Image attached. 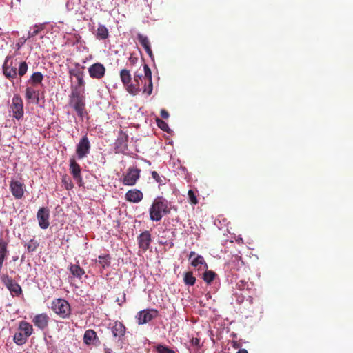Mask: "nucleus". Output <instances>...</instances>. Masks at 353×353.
Instances as JSON below:
<instances>
[{
  "instance_id": "obj_1",
  "label": "nucleus",
  "mask_w": 353,
  "mask_h": 353,
  "mask_svg": "<svg viewBox=\"0 0 353 353\" xmlns=\"http://www.w3.org/2000/svg\"><path fill=\"white\" fill-rule=\"evenodd\" d=\"M84 90H78V87H72L71 93L69 96V105L76 112L78 117L83 118L85 110Z\"/></svg>"
},
{
  "instance_id": "obj_2",
  "label": "nucleus",
  "mask_w": 353,
  "mask_h": 353,
  "mask_svg": "<svg viewBox=\"0 0 353 353\" xmlns=\"http://www.w3.org/2000/svg\"><path fill=\"white\" fill-rule=\"evenodd\" d=\"M170 213V208L168 201L162 197H157L149 210L150 218L152 221H159L162 217Z\"/></svg>"
},
{
  "instance_id": "obj_3",
  "label": "nucleus",
  "mask_w": 353,
  "mask_h": 353,
  "mask_svg": "<svg viewBox=\"0 0 353 353\" xmlns=\"http://www.w3.org/2000/svg\"><path fill=\"white\" fill-rule=\"evenodd\" d=\"M52 310L61 318L65 319L70 314V306L63 299H57L52 303Z\"/></svg>"
},
{
  "instance_id": "obj_4",
  "label": "nucleus",
  "mask_w": 353,
  "mask_h": 353,
  "mask_svg": "<svg viewBox=\"0 0 353 353\" xmlns=\"http://www.w3.org/2000/svg\"><path fill=\"white\" fill-rule=\"evenodd\" d=\"M1 281L5 286L9 290L11 294L14 296H19L22 294L21 287L8 274H3L1 276Z\"/></svg>"
},
{
  "instance_id": "obj_5",
  "label": "nucleus",
  "mask_w": 353,
  "mask_h": 353,
  "mask_svg": "<svg viewBox=\"0 0 353 353\" xmlns=\"http://www.w3.org/2000/svg\"><path fill=\"white\" fill-rule=\"evenodd\" d=\"M141 170L137 168L130 167L127 170L126 174L122 179V183L125 185H134L140 178Z\"/></svg>"
},
{
  "instance_id": "obj_6",
  "label": "nucleus",
  "mask_w": 353,
  "mask_h": 353,
  "mask_svg": "<svg viewBox=\"0 0 353 353\" xmlns=\"http://www.w3.org/2000/svg\"><path fill=\"white\" fill-rule=\"evenodd\" d=\"M145 83V74L143 75L139 71L134 72L133 81L132 84L129 85V94L137 95L141 90V85Z\"/></svg>"
},
{
  "instance_id": "obj_7",
  "label": "nucleus",
  "mask_w": 353,
  "mask_h": 353,
  "mask_svg": "<svg viewBox=\"0 0 353 353\" xmlns=\"http://www.w3.org/2000/svg\"><path fill=\"white\" fill-rule=\"evenodd\" d=\"M91 145L87 135L83 136L77 145L76 154L79 159H83L89 153Z\"/></svg>"
},
{
  "instance_id": "obj_8",
  "label": "nucleus",
  "mask_w": 353,
  "mask_h": 353,
  "mask_svg": "<svg viewBox=\"0 0 353 353\" xmlns=\"http://www.w3.org/2000/svg\"><path fill=\"white\" fill-rule=\"evenodd\" d=\"M158 311L155 309H146L137 313L136 318L139 325H143L151 321L158 316Z\"/></svg>"
},
{
  "instance_id": "obj_9",
  "label": "nucleus",
  "mask_w": 353,
  "mask_h": 353,
  "mask_svg": "<svg viewBox=\"0 0 353 353\" xmlns=\"http://www.w3.org/2000/svg\"><path fill=\"white\" fill-rule=\"evenodd\" d=\"M10 59L11 56H7L3 65V73L9 80H12L17 77L16 65L14 66L13 61H9Z\"/></svg>"
},
{
  "instance_id": "obj_10",
  "label": "nucleus",
  "mask_w": 353,
  "mask_h": 353,
  "mask_svg": "<svg viewBox=\"0 0 353 353\" xmlns=\"http://www.w3.org/2000/svg\"><path fill=\"white\" fill-rule=\"evenodd\" d=\"M13 117L19 120L23 116V104L22 99L19 95H14L11 105Z\"/></svg>"
},
{
  "instance_id": "obj_11",
  "label": "nucleus",
  "mask_w": 353,
  "mask_h": 353,
  "mask_svg": "<svg viewBox=\"0 0 353 353\" xmlns=\"http://www.w3.org/2000/svg\"><path fill=\"white\" fill-rule=\"evenodd\" d=\"M84 67L81 66L77 63L75 68L70 70L69 74L70 77H75L77 80V85L75 87H78V90L84 87L85 81L83 80L84 77Z\"/></svg>"
},
{
  "instance_id": "obj_12",
  "label": "nucleus",
  "mask_w": 353,
  "mask_h": 353,
  "mask_svg": "<svg viewBox=\"0 0 353 353\" xmlns=\"http://www.w3.org/2000/svg\"><path fill=\"white\" fill-rule=\"evenodd\" d=\"M143 72H145V83L142 88L143 93L150 95L152 93L153 85L152 79V72L147 64L143 65Z\"/></svg>"
},
{
  "instance_id": "obj_13",
  "label": "nucleus",
  "mask_w": 353,
  "mask_h": 353,
  "mask_svg": "<svg viewBox=\"0 0 353 353\" xmlns=\"http://www.w3.org/2000/svg\"><path fill=\"white\" fill-rule=\"evenodd\" d=\"M38 223L41 229H46L50 225V210L47 208H41L37 214Z\"/></svg>"
},
{
  "instance_id": "obj_14",
  "label": "nucleus",
  "mask_w": 353,
  "mask_h": 353,
  "mask_svg": "<svg viewBox=\"0 0 353 353\" xmlns=\"http://www.w3.org/2000/svg\"><path fill=\"white\" fill-rule=\"evenodd\" d=\"M106 69L101 63H95L88 68L90 77L97 79H102L105 74Z\"/></svg>"
},
{
  "instance_id": "obj_15",
  "label": "nucleus",
  "mask_w": 353,
  "mask_h": 353,
  "mask_svg": "<svg viewBox=\"0 0 353 353\" xmlns=\"http://www.w3.org/2000/svg\"><path fill=\"white\" fill-rule=\"evenodd\" d=\"M10 189L13 196L17 199H21L24 194V185L19 181H11Z\"/></svg>"
},
{
  "instance_id": "obj_16",
  "label": "nucleus",
  "mask_w": 353,
  "mask_h": 353,
  "mask_svg": "<svg viewBox=\"0 0 353 353\" xmlns=\"http://www.w3.org/2000/svg\"><path fill=\"white\" fill-rule=\"evenodd\" d=\"M138 244L139 248L145 252L150 247L152 242L151 234L149 231L145 230L138 236Z\"/></svg>"
},
{
  "instance_id": "obj_17",
  "label": "nucleus",
  "mask_w": 353,
  "mask_h": 353,
  "mask_svg": "<svg viewBox=\"0 0 353 353\" xmlns=\"http://www.w3.org/2000/svg\"><path fill=\"white\" fill-rule=\"evenodd\" d=\"M83 342L87 345H98L100 343L97 332L91 329L86 330L83 335Z\"/></svg>"
},
{
  "instance_id": "obj_18",
  "label": "nucleus",
  "mask_w": 353,
  "mask_h": 353,
  "mask_svg": "<svg viewBox=\"0 0 353 353\" xmlns=\"http://www.w3.org/2000/svg\"><path fill=\"white\" fill-rule=\"evenodd\" d=\"M111 332L114 338L121 340L125 334L126 327L121 322L117 321L111 327Z\"/></svg>"
},
{
  "instance_id": "obj_19",
  "label": "nucleus",
  "mask_w": 353,
  "mask_h": 353,
  "mask_svg": "<svg viewBox=\"0 0 353 353\" xmlns=\"http://www.w3.org/2000/svg\"><path fill=\"white\" fill-rule=\"evenodd\" d=\"M49 319V316L46 314L42 313L36 315L34 317L32 322L38 328L44 330L48 327Z\"/></svg>"
},
{
  "instance_id": "obj_20",
  "label": "nucleus",
  "mask_w": 353,
  "mask_h": 353,
  "mask_svg": "<svg viewBox=\"0 0 353 353\" xmlns=\"http://www.w3.org/2000/svg\"><path fill=\"white\" fill-rule=\"evenodd\" d=\"M125 197L128 201L137 203L143 199V195L141 191L137 189H132L125 193Z\"/></svg>"
},
{
  "instance_id": "obj_21",
  "label": "nucleus",
  "mask_w": 353,
  "mask_h": 353,
  "mask_svg": "<svg viewBox=\"0 0 353 353\" xmlns=\"http://www.w3.org/2000/svg\"><path fill=\"white\" fill-rule=\"evenodd\" d=\"M70 170L73 178L77 182L82 181V177L81 176V169L80 165L76 162L74 159H70Z\"/></svg>"
},
{
  "instance_id": "obj_22",
  "label": "nucleus",
  "mask_w": 353,
  "mask_h": 353,
  "mask_svg": "<svg viewBox=\"0 0 353 353\" xmlns=\"http://www.w3.org/2000/svg\"><path fill=\"white\" fill-rule=\"evenodd\" d=\"M120 79L123 86L125 87L127 92L129 93V85L132 84V76L129 70L123 68L121 70Z\"/></svg>"
},
{
  "instance_id": "obj_23",
  "label": "nucleus",
  "mask_w": 353,
  "mask_h": 353,
  "mask_svg": "<svg viewBox=\"0 0 353 353\" xmlns=\"http://www.w3.org/2000/svg\"><path fill=\"white\" fill-rule=\"evenodd\" d=\"M19 330L27 337L32 335L33 332L32 326L27 321H22L20 322L19 325Z\"/></svg>"
},
{
  "instance_id": "obj_24",
  "label": "nucleus",
  "mask_w": 353,
  "mask_h": 353,
  "mask_svg": "<svg viewBox=\"0 0 353 353\" xmlns=\"http://www.w3.org/2000/svg\"><path fill=\"white\" fill-rule=\"evenodd\" d=\"M69 270L74 276L79 279H81L82 276L85 274L84 270L78 264H70Z\"/></svg>"
},
{
  "instance_id": "obj_25",
  "label": "nucleus",
  "mask_w": 353,
  "mask_h": 353,
  "mask_svg": "<svg viewBox=\"0 0 353 353\" xmlns=\"http://www.w3.org/2000/svg\"><path fill=\"white\" fill-rule=\"evenodd\" d=\"M109 36L108 28L104 26L99 24L97 30L96 37L99 39H106Z\"/></svg>"
},
{
  "instance_id": "obj_26",
  "label": "nucleus",
  "mask_w": 353,
  "mask_h": 353,
  "mask_svg": "<svg viewBox=\"0 0 353 353\" xmlns=\"http://www.w3.org/2000/svg\"><path fill=\"white\" fill-rule=\"evenodd\" d=\"M25 97L27 99H35L39 101V92L36 91L31 87H27L26 89Z\"/></svg>"
},
{
  "instance_id": "obj_27",
  "label": "nucleus",
  "mask_w": 353,
  "mask_h": 353,
  "mask_svg": "<svg viewBox=\"0 0 353 353\" xmlns=\"http://www.w3.org/2000/svg\"><path fill=\"white\" fill-rule=\"evenodd\" d=\"M28 337L24 335L22 332H16L14 335V342L18 345H22L27 341Z\"/></svg>"
},
{
  "instance_id": "obj_28",
  "label": "nucleus",
  "mask_w": 353,
  "mask_h": 353,
  "mask_svg": "<svg viewBox=\"0 0 353 353\" xmlns=\"http://www.w3.org/2000/svg\"><path fill=\"white\" fill-rule=\"evenodd\" d=\"M43 74L40 72H36L31 75L29 79V82L32 85H36L41 83L43 81Z\"/></svg>"
},
{
  "instance_id": "obj_29",
  "label": "nucleus",
  "mask_w": 353,
  "mask_h": 353,
  "mask_svg": "<svg viewBox=\"0 0 353 353\" xmlns=\"http://www.w3.org/2000/svg\"><path fill=\"white\" fill-rule=\"evenodd\" d=\"M183 281L185 285L192 286L195 284L196 278L192 272H187L184 274Z\"/></svg>"
},
{
  "instance_id": "obj_30",
  "label": "nucleus",
  "mask_w": 353,
  "mask_h": 353,
  "mask_svg": "<svg viewBox=\"0 0 353 353\" xmlns=\"http://www.w3.org/2000/svg\"><path fill=\"white\" fill-rule=\"evenodd\" d=\"M110 256L105 254L103 256H99V263L102 266L103 268H108L110 265Z\"/></svg>"
},
{
  "instance_id": "obj_31",
  "label": "nucleus",
  "mask_w": 353,
  "mask_h": 353,
  "mask_svg": "<svg viewBox=\"0 0 353 353\" xmlns=\"http://www.w3.org/2000/svg\"><path fill=\"white\" fill-rule=\"evenodd\" d=\"M216 276V274L212 270H206L203 274V279L207 283H210Z\"/></svg>"
},
{
  "instance_id": "obj_32",
  "label": "nucleus",
  "mask_w": 353,
  "mask_h": 353,
  "mask_svg": "<svg viewBox=\"0 0 353 353\" xmlns=\"http://www.w3.org/2000/svg\"><path fill=\"white\" fill-rule=\"evenodd\" d=\"M28 69V63L26 61H21L19 64V69L17 70V75L20 77L24 76Z\"/></svg>"
},
{
  "instance_id": "obj_33",
  "label": "nucleus",
  "mask_w": 353,
  "mask_h": 353,
  "mask_svg": "<svg viewBox=\"0 0 353 353\" xmlns=\"http://www.w3.org/2000/svg\"><path fill=\"white\" fill-rule=\"evenodd\" d=\"M205 265V268H208V265L205 263L203 257L201 255H197L191 262V265L194 267H196L199 265Z\"/></svg>"
},
{
  "instance_id": "obj_34",
  "label": "nucleus",
  "mask_w": 353,
  "mask_h": 353,
  "mask_svg": "<svg viewBox=\"0 0 353 353\" xmlns=\"http://www.w3.org/2000/svg\"><path fill=\"white\" fill-rule=\"evenodd\" d=\"M137 39L139 41L140 44L143 47L144 49L145 48L148 47L149 46H150V41H149L148 37H146L143 34H141L140 33L138 34Z\"/></svg>"
},
{
  "instance_id": "obj_35",
  "label": "nucleus",
  "mask_w": 353,
  "mask_h": 353,
  "mask_svg": "<svg viewBox=\"0 0 353 353\" xmlns=\"http://www.w3.org/2000/svg\"><path fill=\"white\" fill-rule=\"evenodd\" d=\"M156 350L158 353H176L173 350L170 348L168 346L158 344L156 346Z\"/></svg>"
},
{
  "instance_id": "obj_36",
  "label": "nucleus",
  "mask_w": 353,
  "mask_h": 353,
  "mask_svg": "<svg viewBox=\"0 0 353 353\" xmlns=\"http://www.w3.org/2000/svg\"><path fill=\"white\" fill-rule=\"evenodd\" d=\"M39 246V243L34 239H31L26 244V247L29 252H32L37 250Z\"/></svg>"
},
{
  "instance_id": "obj_37",
  "label": "nucleus",
  "mask_w": 353,
  "mask_h": 353,
  "mask_svg": "<svg viewBox=\"0 0 353 353\" xmlns=\"http://www.w3.org/2000/svg\"><path fill=\"white\" fill-rule=\"evenodd\" d=\"M43 30V26L35 25L33 28V30L28 32V38L33 37L37 35Z\"/></svg>"
},
{
  "instance_id": "obj_38",
  "label": "nucleus",
  "mask_w": 353,
  "mask_h": 353,
  "mask_svg": "<svg viewBox=\"0 0 353 353\" xmlns=\"http://www.w3.org/2000/svg\"><path fill=\"white\" fill-rule=\"evenodd\" d=\"M188 198L190 202L193 205H196L199 203V201L196 198V194L192 190H189L188 192Z\"/></svg>"
},
{
  "instance_id": "obj_39",
  "label": "nucleus",
  "mask_w": 353,
  "mask_h": 353,
  "mask_svg": "<svg viewBox=\"0 0 353 353\" xmlns=\"http://www.w3.org/2000/svg\"><path fill=\"white\" fill-rule=\"evenodd\" d=\"M190 345L194 348L195 351H198L200 350L201 345L200 343V339L199 338H192L190 341Z\"/></svg>"
},
{
  "instance_id": "obj_40",
  "label": "nucleus",
  "mask_w": 353,
  "mask_h": 353,
  "mask_svg": "<svg viewBox=\"0 0 353 353\" xmlns=\"http://www.w3.org/2000/svg\"><path fill=\"white\" fill-rule=\"evenodd\" d=\"M157 124L159 128L163 131L168 132L169 127L168 125L163 120L157 119Z\"/></svg>"
},
{
  "instance_id": "obj_41",
  "label": "nucleus",
  "mask_w": 353,
  "mask_h": 353,
  "mask_svg": "<svg viewBox=\"0 0 353 353\" xmlns=\"http://www.w3.org/2000/svg\"><path fill=\"white\" fill-rule=\"evenodd\" d=\"M137 61L138 57L134 56V54H130V56L128 58L129 66L132 67L137 63Z\"/></svg>"
},
{
  "instance_id": "obj_42",
  "label": "nucleus",
  "mask_w": 353,
  "mask_h": 353,
  "mask_svg": "<svg viewBox=\"0 0 353 353\" xmlns=\"http://www.w3.org/2000/svg\"><path fill=\"white\" fill-rule=\"evenodd\" d=\"M151 174H152V178L156 181V182H157L160 184L163 183V181L162 178L159 176V174L157 173V172L152 171L151 172Z\"/></svg>"
},
{
  "instance_id": "obj_43",
  "label": "nucleus",
  "mask_w": 353,
  "mask_h": 353,
  "mask_svg": "<svg viewBox=\"0 0 353 353\" xmlns=\"http://www.w3.org/2000/svg\"><path fill=\"white\" fill-rule=\"evenodd\" d=\"M125 292H123L121 293V298H117L116 299V302L121 306L126 301V299H125Z\"/></svg>"
},
{
  "instance_id": "obj_44",
  "label": "nucleus",
  "mask_w": 353,
  "mask_h": 353,
  "mask_svg": "<svg viewBox=\"0 0 353 353\" xmlns=\"http://www.w3.org/2000/svg\"><path fill=\"white\" fill-rule=\"evenodd\" d=\"M160 113L163 119H167L169 117V113L165 109H162Z\"/></svg>"
},
{
  "instance_id": "obj_45",
  "label": "nucleus",
  "mask_w": 353,
  "mask_h": 353,
  "mask_svg": "<svg viewBox=\"0 0 353 353\" xmlns=\"http://www.w3.org/2000/svg\"><path fill=\"white\" fill-rule=\"evenodd\" d=\"M145 50L146 53L148 54V56L150 58L152 59L154 55H153V53H152V51L150 46H149L148 47L145 48Z\"/></svg>"
},
{
  "instance_id": "obj_46",
  "label": "nucleus",
  "mask_w": 353,
  "mask_h": 353,
  "mask_svg": "<svg viewBox=\"0 0 353 353\" xmlns=\"http://www.w3.org/2000/svg\"><path fill=\"white\" fill-rule=\"evenodd\" d=\"M20 40L21 41L16 44V46H17L18 50L21 48V47L23 45V43L26 41V39H23V38L21 39Z\"/></svg>"
},
{
  "instance_id": "obj_47",
  "label": "nucleus",
  "mask_w": 353,
  "mask_h": 353,
  "mask_svg": "<svg viewBox=\"0 0 353 353\" xmlns=\"http://www.w3.org/2000/svg\"><path fill=\"white\" fill-rule=\"evenodd\" d=\"M121 139L125 143V145L126 146L128 141V136L126 134H123L121 135Z\"/></svg>"
},
{
  "instance_id": "obj_48",
  "label": "nucleus",
  "mask_w": 353,
  "mask_h": 353,
  "mask_svg": "<svg viewBox=\"0 0 353 353\" xmlns=\"http://www.w3.org/2000/svg\"><path fill=\"white\" fill-rule=\"evenodd\" d=\"M104 353H113V351L111 348L109 347H105L104 348Z\"/></svg>"
},
{
  "instance_id": "obj_49",
  "label": "nucleus",
  "mask_w": 353,
  "mask_h": 353,
  "mask_svg": "<svg viewBox=\"0 0 353 353\" xmlns=\"http://www.w3.org/2000/svg\"><path fill=\"white\" fill-rule=\"evenodd\" d=\"M195 255H196L195 252L192 251V252H190V253L189 254L188 259H191L192 258H193L194 256H195Z\"/></svg>"
},
{
  "instance_id": "obj_50",
  "label": "nucleus",
  "mask_w": 353,
  "mask_h": 353,
  "mask_svg": "<svg viewBox=\"0 0 353 353\" xmlns=\"http://www.w3.org/2000/svg\"><path fill=\"white\" fill-rule=\"evenodd\" d=\"M237 353H248L245 349H240Z\"/></svg>"
},
{
  "instance_id": "obj_51",
  "label": "nucleus",
  "mask_w": 353,
  "mask_h": 353,
  "mask_svg": "<svg viewBox=\"0 0 353 353\" xmlns=\"http://www.w3.org/2000/svg\"><path fill=\"white\" fill-rule=\"evenodd\" d=\"M63 182L67 183V179L65 177L63 179Z\"/></svg>"
},
{
  "instance_id": "obj_52",
  "label": "nucleus",
  "mask_w": 353,
  "mask_h": 353,
  "mask_svg": "<svg viewBox=\"0 0 353 353\" xmlns=\"http://www.w3.org/2000/svg\"><path fill=\"white\" fill-rule=\"evenodd\" d=\"M72 188V185L71 184H70V187H68V185L66 186V189H70Z\"/></svg>"
}]
</instances>
